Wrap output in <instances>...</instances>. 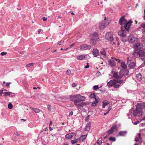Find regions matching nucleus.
Listing matches in <instances>:
<instances>
[{
	"label": "nucleus",
	"mask_w": 145,
	"mask_h": 145,
	"mask_svg": "<svg viewBox=\"0 0 145 145\" xmlns=\"http://www.w3.org/2000/svg\"><path fill=\"white\" fill-rule=\"evenodd\" d=\"M132 22L131 20L127 22V21L125 19V16H123L120 18L119 23L121 26V28L124 27L126 31H128Z\"/></svg>",
	"instance_id": "1"
},
{
	"label": "nucleus",
	"mask_w": 145,
	"mask_h": 145,
	"mask_svg": "<svg viewBox=\"0 0 145 145\" xmlns=\"http://www.w3.org/2000/svg\"><path fill=\"white\" fill-rule=\"evenodd\" d=\"M71 101H74V104L77 106L79 104L80 102L83 101L86 99V97L81 95L80 94L72 95L70 97Z\"/></svg>",
	"instance_id": "2"
},
{
	"label": "nucleus",
	"mask_w": 145,
	"mask_h": 145,
	"mask_svg": "<svg viewBox=\"0 0 145 145\" xmlns=\"http://www.w3.org/2000/svg\"><path fill=\"white\" fill-rule=\"evenodd\" d=\"M136 110L133 111V114L135 116H140L142 114V106L140 103H137L136 105Z\"/></svg>",
	"instance_id": "3"
},
{
	"label": "nucleus",
	"mask_w": 145,
	"mask_h": 145,
	"mask_svg": "<svg viewBox=\"0 0 145 145\" xmlns=\"http://www.w3.org/2000/svg\"><path fill=\"white\" fill-rule=\"evenodd\" d=\"M90 43L93 45H95L96 43L97 40L99 39L98 37V34L97 33L95 32L91 35L90 36Z\"/></svg>",
	"instance_id": "4"
},
{
	"label": "nucleus",
	"mask_w": 145,
	"mask_h": 145,
	"mask_svg": "<svg viewBox=\"0 0 145 145\" xmlns=\"http://www.w3.org/2000/svg\"><path fill=\"white\" fill-rule=\"evenodd\" d=\"M108 25V23L106 21H102L99 23V27L100 29L103 30Z\"/></svg>",
	"instance_id": "5"
},
{
	"label": "nucleus",
	"mask_w": 145,
	"mask_h": 145,
	"mask_svg": "<svg viewBox=\"0 0 145 145\" xmlns=\"http://www.w3.org/2000/svg\"><path fill=\"white\" fill-rule=\"evenodd\" d=\"M91 47L90 45L86 44H82L80 46V49L82 50H89Z\"/></svg>",
	"instance_id": "6"
},
{
	"label": "nucleus",
	"mask_w": 145,
	"mask_h": 145,
	"mask_svg": "<svg viewBox=\"0 0 145 145\" xmlns=\"http://www.w3.org/2000/svg\"><path fill=\"white\" fill-rule=\"evenodd\" d=\"M121 30L118 32V34L121 37H125L126 36V32L124 27L121 28Z\"/></svg>",
	"instance_id": "7"
},
{
	"label": "nucleus",
	"mask_w": 145,
	"mask_h": 145,
	"mask_svg": "<svg viewBox=\"0 0 145 145\" xmlns=\"http://www.w3.org/2000/svg\"><path fill=\"white\" fill-rule=\"evenodd\" d=\"M106 39L108 40L112 41L114 40L113 35L111 33H107L105 36Z\"/></svg>",
	"instance_id": "8"
},
{
	"label": "nucleus",
	"mask_w": 145,
	"mask_h": 145,
	"mask_svg": "<svg viewBox=\"0 0 145 145\" xmlns=\"http://www.w3.org/2000/svg\"><path fill=\"white\" fill-rule=\"evenodd\" d=\"M127 63L129 65L128 66L130 69L134 68L136 65L135 63L134 62H131V60L129 59V57H127Z\"/></svg>",
	"instance_id": "9"
},
{
	"label": "nucleus",
	"mask_w": 145,
	"mask_h": 145,
	"mask_svg": "<svg viewBox=\"0 0 145 145\" xmlns=\"http://www.w3.org/2000/svg\"><path fill=\"white\" fill-rule=\"evenodd\" d=\"M114 129L117 130V126L115 125H113L111 127L110 129L107 131V133L108 135H110L113 133Z\"/></svg>",
	"instance_id": "10"
},
{
	"label": "nucleus",
	"mask_w": 145,
	"mask_h": 145,
	"mask_svg": "<svg viewBox=\"0 0 145 145\" xmlns=\"http://www.w3.org/2000/svg\"><path fill=\"white\" fill-rule=\"evenodd\" d=\"M120 75L124 76L127 75L129 73V71L126 69H123L121 70L119 72Z\"/></svg>",
	"instance_id": "11"
},
{
	"label": "nucleus",
	"mask_w": 145,
	"mask_h": 145,
	"mask_svg": "<svg viewBox=\"0 0 145 145\" xmlns=\"http://www.w3.org/2000/svg\"><path fill=\"white\" fill-rule=\"evenodd\" d=\"M137 38L133 35L129 36V37L128 40L129 42L130 43H133L136 41Z\"/></svg>",
	"instance_id": "12"
},
{
	"label": "nucleus",
	"mask_w": 145,
	"mask_h": 145,
	"mask_svg": "<svg viewBox=\"0 0 145 145\" xmlns=\"http://www.w3.org/2000/svg\"><path fill=\"white\" fill-rule=\"evenodd\" d=\"M99 50L96 48H94L92 51V54L94 57H97L99 55Z\"/></svg>",
	"instance_id": "13"
},
{
	"label": "nucleus",
	"mask_w": 145,
	"mask_h": 145,
	"mask_svg": "<svg viewBox=\"0 0 145 145\" xmlns=\"http://www.w3.org/2000/svg\"><path fill=\"white\" fill-rule=\"evenodd\" d=\"M114 59H112L108 61V62L109 65L111 67H114L116 65V63L114 61Z\"/></svg>",
	"instance_id": "14"
},
{
	"label": "nucleus",
	"mask_w": 145,
	"mask_h": 145,
	"mask_svg": "<svg viewBox=\"0 0 145 145\" xmlns=\"http://www.w3.org/2000/svg\"><path fill=\"white\" fill-rule=\"evenodd\" d=\"M102 138H99L94 145H101L102 144Z\"/></svg>",
	"instance_id": "15"
},
{
	"label": "nucleus",
	"mask_w": 145,
	"mask_h": 145,
	"mask_svg": "<svg viewBox=\"0 0 145 145\" xmlns=\"http://www.w3.org/2000/svg\"><path fill=\"white\" fill-rule=\"evenodd\" d=\"M138 54L139 57H142L145 56V52L143 50H141L138 52Z\"/></svg>",
	"instance_id": "16"
},
{
	"label": "nucleus",
	"mask_w": 145,
	"mask_h": 145,
	"mask_svg": "<svg viewBox=\"0 0 145 145\" xmlns=\"http://www.w3.org/2000/svg\"><path fill=\"white\" fill-rule=\"evenodd\" d=\"M91 125V123L90 122H89L87 123L85 128V130L87 131H89L90 129Z\"/></svg>",
	"instance_id": "17"
},
{
	"label": "nucleus",
	"mask_w": 145,
	"mask_h": 145,
	"mask_svg": "<svg viewBox=\"0 0 145 145\" xmlns=\"http://www.w3.org/2000/svg\"><path fill=\"white\" fill-rule=\"evenodd\" d=\"M114 83V82L113 81V80H111L107 83V85L109 88H110L113 86Z\"/></svg>",
	"instance_id": "18"
},
{
	"label": "nucleus",
	"mask_w": 145,
	"mask_h": 145,
	"mask_svg": "<svg viewBox=\"0 0 145 145\" xmlns=\"http://www.w3.org/2000/svg\"><path fill=\"white\" fill-rule=\"evenodd\" d=\"M74 133H69L66 135L65 136V138L67 139H68L69 138H71L72 137L74 136Z\"/></svg>",
	"instance_id": "19"
},
{
	"label": "nucleus",
	"mask_w": 145,
	"mask_h": 145,
	"mask_svg": "<svg viewBox=\"0 0 145 145\" xmlns=\"http://www.w3.org/2000/svg\"><path fill=\"white\" fill-rule=\"evenodd\" d=\"M127 134V132L126 131H121L118 133V135L119 136H123Z\"/></svg>",
	"instance_id": "20"
},
{
	"label": "nucleus",
	"mask_w": 145,
	"mask_h": 145,
	"mask_svg": "<svg viewBox=\"0 0 145 145\" xmlns=\"http://www.w3.org/2000/svg\"><path fill=\"white\" fill-rule=\"evenodd\" d=\"M136 78L138 81H140L142 80V76L140 74H138L136 75Z\"/></svg>",
	"instance_id": "21"
},
{
	"label": "nucleus",
	"mask_w": 145,
	"mask_h": 145,
	"mask_svg": "<svg viewBox=\"0 0 145 145\" xmlns=\"http://www.w3.org/2000/svg\"><path fill=\"white\" fill-rule=\"evenodd\" d=\"M113 81L114 82H115L116 83H119L120 84H121L123 82V80H119L117 79H114Z\"/></svg>",
	"instance_id": "22"
},
{
	"label": "nucleus",
	"mask_w": 145,
	"mask_h": 145,
	"mask_svg": "<svg viewBox=\"0 0 145 145\" xmlns=\"http://www.w3.org/2000/svg\"><path fill=\"white\" fill-rule=\"evenodd\" d=\"M100 52L101 54V55H103L104 57L106 56V55L105 52V50L104 49L101 50Z\"/></svg>",
	"instance_id": "23"
},
{
	"label": "nucleus",
	"mask_w": 145,
	"mask_h": 145,
	"mask_svg": "<svg viewBox=\"0 0 145 145\" xmlns=\"http://www.w3.org/2000/svg\"><path fill=\"white\" fill-rule=\"evenodd\" d=\"M30 108L32 109V110H33L35 112L39 113L40 112V110L37 108L32 107H30Z\"/></svg>",
	"instance_id": "24"
},
{
	"label": "nucleus",
	"mask_w": 145,
	"mask_h": 145,
	"mask_svg": "<svg viewBox=\"0 0 145 145\" xmlns=\"http://www.w3.org/2000/svg\"><path fill=\"white\" fill-rule=\"evenodd\" d=\"M136 47L139 48H142V43L140 42L137 43L136 44Z\"/></svg>",
	"instance_id": "25"
},
{
	"label": "nucleus",
	"mask_w": 145,
	"mask_h": 145,
	"mask_svg": "<svg viewBox=\"0 0 145 145\" xmlns=\"http://www.w3.org/2000/svg\"><path fill=\"white\" fill-rule=\"evenodd\" d=\"M85 58L84 56L83 55H81L80 56H78L77 57V59L78 60H82Z\"/></svg>",
	"instance_id": "26"
},
{
	"label": "nucleus",
	"mask_w": 145,
	"mask_h": 145,
	"mask_svg": "<svg viewBox=\"0 0 145 145\" xmlns=\"http://www.w3.org/2000/svg\"><path fill=\"white\" fill-rule=\"evenodd\" d=\"M87 105L86 103L83 102L82 103H79V104H78V106H77L79 108H80L81 107H83L82 106L83 105Z\"/></svg>",
	"instance_id": "27"
},
{
	"label": "nucleus",
	"mask_w": 145,
	"mask_h": 145,
	"mask_svg": "<svg viewBox=\"0 0 145 145\" xmlns=\"http://www.w3.org/2000/svg\"><path fill=\"white\" fill-rule=\"evenodd\" d=\"M95 101L92 103L91 105L92 106H95L97 105L98 103V100L97 98H95Z\"/></svg>",
	"instance_id": "28"
},
{
	"label": "nucleus",
	"mask_w": 145,
	"mask_h": 145,
	"mask_svg": "<svg viewBox=\"0 0 145 145\" xmlns=\"http://www.w3.org/2000/svg\"><path fill=\"white\" fill-rule=\"evenodd\" d=\"M133 56L135 57H136L137 56H138V51L137 50H135L133 54Z\"/></svg>",
	"instance_id": "29"
},
{
	"label": "nucleus",
	"mask_w": 145,
	"mask_h": 145,
	"mask_svg": "<svg viewBox=\"0 0 145 145\" xmlns=\"http://www.w3.org/2000/svg\"><path fill=\"white\" fill-rule=\"evenodd\" d=\"M121 66L124 69H126L127 68V66L124 62L121 63Z\"/></svg>",
	"instance_id": "30"
},
{
	"label": "nucleus",
	"mask_w": 145,
	"mask_h": 145,
	"mask_svg": "<svg viewBox=\"0 0 145 145\" xmlns=\"http://www.w3.org/2000/svg\"><path fill=\"white\" fill-rule=\"evenodd\" d=\"M120 84H117V83H115V82H114L113 87L115 88H118L120 87Z\"/></svg>",
	"instance_id": "31"
},
{
	"label": "nucleus",
	"mask_w": 145,
	"mask_h": 145,
	"mask_svg": "<svg viewBox=\"0 0 145 145\" xmlns=\"http://www.w3.org/2000/svg\"><path fill=\"white\" fill-rule=\"evenodd\" d=\"M86 137L87 135H82L80 137V140L82 141L86 138Z\"/></svg>",
	"instance_id": "32"
},
{
	"label": "nucleus",
	"mask_w": 145,
	"mask_h": 145,
	"mask_svg": "<svg viewBox=\"0 0 145 145\" xmlns=\"http://www.w3.org/2000/svg\"><path fill=\"white\" fill-rule=\"evenodd\" d=\"M89 97L94 98L95 99L97 98L95 94L94 93H92L90 95Z\"/></svg>",
	"instance_id": "33"
},
{
	"label": "nucleus",
	"mask_w": 145,
	"mask_h": 145,
	"mask_svg": "<svg viewBox=\"0 0 145 145\" xmlns=\"http://www.w3.org/2000/svg\"><path fill=\"white\" fill-rule=\"evenodd\" d=\"M12 93L11 92H5L3 93V94H5V95H3V96H7L8 95H10V94Z\"/></svg>",
	"instance_id": "34"
},
{
	"label": "nucleus",
	"mask_w": 145,
	"mask_h": 145,
	"mask_svg": "<svg viewBox=\"0 0 145 145\" xmlns=\"http://www.w3.org/2000/svg\"><path fill=\"white\" fill-rule=\"evenodd\" d=\"M118 37L116 38V41H115V42H113V44H114V45L116 44L117 43V45L118 46H119L120 45V43L118 42Z\"/></svg>",
	"instance_id": "35"
},
{
	"label": "nucleus",
	"mask_w": 145,
	"mask_h": 145,
	"mask_svg": "<svg viewBox=\"0 0 145 145\" xmlns=\"http://www.w3.org/2000/svg\"><path fill=\"white\" fill-rule=\"evenodd\" d=\"M35 63H29L28 64H27V65L25 66V67H30L31 66H32L34 64H35Z\"/></svg>",
	"instance_id": "36"
},
{
	"label": "nucleus",
	"mask_w": 145,
	"mask_h": 145,
	"mask_svg": "<svg viewBox=\"0 0 145 145\" xmlns=\"http://www.w3.org/2000/svg\"><path fill=\"white\" fill-rule=\"evenodd\" d=\"M109 140L112 141L114 142L116 140V138L114 137H110L109 138Z\"/></svg>",
	"instance_id": "37"
},
{
	"label": "nucleus",
	"mask_w": 145,
	"mask_h": 145,
	"mask_svg": "<svg viewBox=\"0 0 145 145\" xmlns=\"http://www.w3.org/2000/svg\"><path fill=\"white\" fill-rule=\"evenodd\" d=\"M118 75V72H114L113 74V77L116 79Z\"/></svg>",
	"instance_id": "38"
},
{
	"label": "nucleus",
	"mask_w": 145,
	"mask_h": 145,
	"mask_svg": "<svg viewBox=\"0 0 145 145\" xmlns=\"http://www.w3.org/2000/svg\"><path fill=\"white\" fill-rule=\"evenodd\" d=\"M77 140L76 139H74L73 140H72L71 141V142L72 144H74L77 142Z\"/></svg>",
	"instance_id": "39"
},
{
	"label": "nucleus",
	"mask_w": 145,
	"mask_h": 145,
	"mask_svg": "<svg viewBox=\"0 0 145 145\" xmlns=\"http://www.w3.org/2000/svg\"><path fill=\"white\" fill-rule=\"evenodd\" d=\"M12 107H13V106H12V104L10 103H9L8 104V108L9 109H11L12 108Z\"/></svg>",
	"instance_id": "40"
},
{
	"label": "nucleus",
	"mask_w": 145,
	"mask_h": 145,
	"mask_svg": "<svg viewBox=\"0 0 145 145\" xmlns=\"http://www.w3.org/2000/svg\"><path fill=\"white\" fill-rule=\"evenodd\" d=\"M111 59H114L116 61L120 63V62L121 60L119 59H117L113 57H111Z\"/></svg>",
	"instance_id": "41"
},
{
	"label": "nucleus",
	"mask_w": 145,
	"mask_h": 145,
	"mask_svg": "<svg viewBox=\"0 0 145 145\" xmlns=\"http://www.w3.org/2000/svg\"><path fill=\"white\" fill-rule=\"evenodd\" d=\"M103 104L105 106L109 104V103L108 102H106V101H104L103 102Z\"/></svg>",
	"instance_id": "42"
},
{
	"label": "nucleus",
	"mask_w": 145,
	"mask_h": 145,
	"mask_svg": "<svg viewBox=\"0 0 145 145\" xmlns=\"http://www.w3.org/2000/svg\"><path fill=\"white\" fill-rule=\"evenodd\" d=\"M71 73V71L70 70H67L66 71V74L67 75H69Z\"/></svg>",
	"instance_id": "43"
},
{
	"label": "nucleus",
	"mask_w": 145,
	"mask_h": 145,
	"mask_svg": "<svg viewBox=\"0 0 145 145\" xmlns=\"http://www.w3.org/2000/svg\"><path fill=\"white\" fill-rule=\"evenodd\" d=\"M12 83L11 82H7L6 83V86L7 87H8V88H10L9 85H10Z\"/></svg>",
	"instance_id": "44"
},
{
	"label": "nucleus",
	"mask_w": 145,
	"mask_h": 145,
	"mask_svg": "<svg viewBox=\"0 0 145 145\" xmlns=\"http://www.w3.org/2000/svg\"><path fill=\"white\" fill-rule=\"evenodd\" d=\"M93 88L94 90H97L99 88L98 85H95L93 86Z\"/></svg>",
	"instance_id": "45"
},
{
	"label": "nucleus",
	"mask_w": 145,
	"mask_h": 145,
	"mask_svg": "<svg viewBox=\"0 0 145 145\" xmlns=\"http://www.w3.org/2000/svg\"><path fill=\"white\" fill-rule=\"evenodd\" d=\"M47 108L49 111H51L52 110L51 106L50 105H48L47 106Z\"/></svg>",
	"instance_id": "46"
},
{
	"label": "nucleus",
	"mask_w": 145,
	"mask_h": 145,
	"mask_svg": "<svg viewBox=\"0 0 145 145\" xmlns=\"http://www.w3.org/2000/svg\"><path fill=\"white\" fill-rule=\"evenodd\" d=\"M7 54V52H2L1 54V56H3L4 55H5L6 54Z\"/></svg>",
	"instance_id": "47"
},
{
	"label": "nucleus",
	"mask_w": 145,
	"mask_h": 145,
	"mask_svg": "<svg viewBox=\"0 0 145 145\" xmlns=\"http://www.w3.org/2000/svg\"><path fill=\"white\" fill-rule=\"evenodd\" d=\"M122 38L121 39V40L123 42H125L126 41V39L125 38V37H122Z\"/></svg>",
	"instance_id": "48"
},
{
	"label": "nucleus",
	"mask_w": 145,
	"mask_h": 145,
	"mask_svg": "<svg viewBox=\"0 0 145 145\" xmlns=\"http://www.w3.org/2000/svg\"><path fill=\"white\" fill-rule=\"evenodd\" d=\"M123 76L121 75H118L116 79H120Z\"/></svg>",
	"instance_id": "49"
},
{
	"label": "nucleus",
	"mask_w": 145,
	"mask_h": 145,
	"mask_svg": "<svg viewBox=\"0 0 145 145\" xmlns=\"http://www.w3.org/2000/svg\"><path fill=\"white\" fill-rule=\"evenodd\" d=\"M141 26L143 28L145 29V24H142Z\"/></svg>",
	"instance_id": "50"
},
{
	"label": "nucleus",
	"mask_w": 145,
	"mask_h": 145,
	"mask_svg": "<svg viewBox=\"0 0 145 145\" xmlns=\"http://www.w3.org/2000/svg\"><path fill=\"white\" fill-rule=\"evenodd\" d=\"M77 86V84L76 83H73L72 84V87H74Z\"/></svg>",
	"instance_id": "51"
},
{
	"label": "nucleus",
	"mask_w": 145,
	"mask_h": 145,
	"mask_svg": "<svg viewBox=\"0 0 145 145\" xmlns=\"http://www.w3.org/2000/svg\"><path fill=\"white\" fill-rule=\"evenodd\" d=\"M3 91L2 90H0V96L2 95V94L3 93Z\"/></svg>",
	"instance_id": "52"
},
{
	"label": "nucleus",
	"mask_w": 145,
	"mask_h": 145,
	"mask_svg": "<svg viewBox=\"0 0 145 145\" xmlns=\"http://www.w3.org/2000/svg\"><path fill=\"white\" fill-rule=\"evenodd\" d=\"M111 110V108H110V109H109L108 110V111L106 113H104V115H106V114H108L109 112V111Z\"/></svg>",
	"instance_id": "53"
},
{
	"label": "nucleus",
	"mask_w": 145,
	"mask_h": 145,
	"mask_svg": "<svg viewBox=\"0 0 145 145\" xmlns=\"http://www.w3.org/2000/svg\"><path fill=\"white\" fill-rule=\"evenodd\" d=\"M42 19L44 21H45L47 20V18H46L45 17H44L42 18Z\"/></svg>",
	"instance_id": "54"
},
{
	"label": "nucleus",
	"mask_w": 145,
	"mask_h": 145,
	"mask_svg": "<svg viewBox=\"0 0 145 145\" xmlns=\"http://www.w3.org/2000/svg\"><path fill=\"white\" fill-rule=\"evenodd\" d=\"M73 114V112L72 111H71L69 112V115L70 116H72Z\"/></svg>",
	"instance_id": "55"
},
{
	"label": "nucleus",
	"mask_w": 145,
	"mask_h": 145,
	"mask_svg": "<svg viewBox=\"0 0 145 145\" xmlns=\"http://www.w3.org/2000/svg\"><path fill=\"white\" fill-rule=\"evenodd\" d=\"M14 134L15 135H16L18 136H19L20 135V134L19 133H18L17 132H15Z\"/></svg>",
	"instance_id": "56"
},
{
	"label": "nucleus",
	"mask_w": 145,
	"mask_h": 145,
	"mask_svg": "<svg viewBox=\"0 0 145 145\" xmlns=\"http://www.w3.org/2000/svg\"><path fill=\"white\" fill-rule=\"evenodd\" d=\"M41 29H39L38 30V31H37V32L39 34L40 33L41 31Z\"/></svg>",
	"instance_id": "57"
},
{
	"label": "nucleus",
	"mask_w": 145,
	"mask_h": 145,
	"mask_svg": "<svg viewBox=\"0 0 145 145\" xmlns=\"http://www.w3.org/2000/svg\"><path fill=\"white\" fill-rule=\"evenodd\" d=\"M89 67V65H88L84 67V68L85 69H87Z\"/></svg>",
	"instance_id": "58"
},
{
	"label": "nucleus",
	"mask_w": 145,
	"mask_h": 145,
	"mask_svg": "<svg viewBox=\"0 0 145 145\" xmlns=\"http://www.w3.org/2000/svg\"><path fill=\"white\" fill-rule=\"evenodd\" d=\"M109 135H106V136H105L104 137V139H106V138H107L108 137Z\"/></svg>",
	"instance_id": "59"
},
{
	"label": "nucleus",
	"mask_w": 145,
	"mask_h": 145,
	"mask_svg": "<svg viewBox=\"0 0 145 145\" xmlns=\"http://www.w3.org/2000/svg\"><path fill=\"white\" fill-rule=\"evenodd\" d=\"M144 19L145 20V9L144 11Z\"/></svg>",
	"instance_id": "60"
},
{
	"label": "nucleus",
	"mask_w": 145,
	"mask_h": 145,
	"mask_svg": "<svg viewBox=\"0 0 145 145\" xmlns=\"http://www.w3.org/2000/svg\"><path fill=\"white\" fill-rule=\"evenodd\" d=\"M141 59L142 61H145V57L141 58Z\"/></svg>",
	"instance_id": "61"
},
{
	"label": "nucleus",
	"mask_w": 145,
	"mask_h": 145,
	"mask_svg": "<svg viewBox=\"0 0 145 145\" xmlns=\"http://www.w3.org/2000/svg\"><path fill=\"white\" fill-rule=\"evenodd\" d=\"M22 120H23L24 121H25L26 120H25V119H21V121H22Z\"/></svg>",
	"instance_id": "62"
},
{
	"label": "nucleus",
	"mask_w": 145,
	"mask_h": 145,
	"mask_svg": "<svg viewBox=\"0 0 145 145\" xmlns=\"http://www.w3.org/2000/svg\"><path fill=\"white\" fill-rule=\"evenodd\" d=\"M74 44L73 43V44H72L71 45H70V48H71L73 46V45Z\"/></svg>",
	"instance_id": "63"
},
{
	"label": "nucleus",
	"mask_w": 145,
	"mask_h": 145,
	"mask_svg": "<svg viewBox=\"0 0 145 145\" xmlns=\"http://www.w3.org/2000/svg\"><path fill=\"white\" fill-rule=\"evenodd\" d=\"M135 141L136 142H137L139 141V139H137L136 138H135Z\"/></svg>",
	"instance_id": "64"
}]
</instances>
